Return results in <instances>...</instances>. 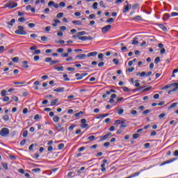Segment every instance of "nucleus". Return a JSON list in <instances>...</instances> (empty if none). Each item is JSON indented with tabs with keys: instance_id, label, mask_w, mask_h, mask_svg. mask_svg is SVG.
Masks as SVG:
<instances>
[{
	"instance_id": "nucleus-51",
	"label": "nucleus",
	"mask_w": 178,
	"mask_h": 178,
	"mask_svg": "<svg viewBox=\"0 0 178 178\" xmlns=\"http://www.w3.org/2000/svg\"><path fill=\"white\" fill-rule=\"evenodd\" d=\"M134 20H143V17H141L140 15H138L134 18Z\"/></svg>"
},
{
	"instance_id": "nucleus-52",
	"label": "nucleus",
	"mask_w": 178,
	"mask_h": 178,
	"mask_svg": "<svg viewBox=\"0 0 178 178\" xmlns=\"http://www.w3.org/2000/svg\"><path fill=\"white\" fill-rule=\"evenodd\" d=\"M135 69L136 68H134V67H131L127 69V72H129V73H131L132 72H134Z\"/></svg>"
},
{
	"instance_id": "nucleus-2",
	"label": "nucleus",
	"mask_w": 178,
	"mask_h": 178,
	"mask_svg": "<svg viewBox=\"0 0 178 178\" xmlns=\"http://www.w3.org/2000/svg\"><path fill=\"white\" fill-rule=\"evenodd\" d=\"M44 62H46L47 63L49 62L50 66H54V65H56V63H59L60 61L58 60H52V58L47 57L44 58Z\"/></svg>"
},
{
	"instance_id": "nucleus-14",
	"label": "nucleus",
	"mask_w": 178,
	"mask_h": 178,
	"mask_svg": "<svg viewBox=\"0 0 178 178\" xmlns=\"http://www.w3.org/2000/svg\"><path fill=\"white\" fill-rule=\"evenodd\" d=\"M23 69H29V61L24 60L22 61V66Z\"/></svg>"
},
{
	"instance_id": "nucleus-11",
	"label": "nucleus",
	"mask_w": 178,
	"mask_h": 178,
	"mask_svg": "<svg viewBox=\"0 0 178 178\" xmlns=\"http://www.w3.org/2000/svg\"><path fill=\"white\" fill-rule=\"evenodd\" d=\"M130 8H131L130 4L125 5L122 10L123 13H127V12H129V10H130Z\"/></svg>"
},
{
	"instance_id": "nucleus-25",
	"label": "nucleus",
	"mask_w": 178,
	"mask_h": 178,
	"mask_svg": "<svg viewBox=\"0 0 178 178\" xmlns=\"http://www.w3.org/2000/svg\"><path fill=\"white\" fill-rule=\"evenodd\" d=\"M15 22H16V19H12L10 20V22H7V24H8V26H13V24H15Z\"/></svg>"
},
{
	"instance_id": "nucleus-4",
	"label": "nucleus",
	"mask_w": 178,
	"mask_h": 178,
	"mask_svg": "<svg viewBox=\"0 0 178 178\" xmlns=\"http://www.w3.org/2000/svg\"><path fill=\"white\" fill-rule=\"evenodd\" d=\"M30 51H35L33 53V55H40V54H41V50L40 49H37V46H33L31 47H30Z\"/></svg>"
},
{
	"instance_id": "nucleus-1",
	"label": "nucleus",
	"mask_w": 178,
	"mask_h": 178,
	"mask_svg": "<svg viewBox=\"0 0 178 178\" xmlns=\"http://www.w3.org/2000/svg\"><path fill=\"white\" fill-rule=\"evenodd\" d=\"M15 33L18 35H26V34H27V31L24 30L23 26L19 25L18 26V29L15 31Z\"/></svg>"
},
{
	"instance_id": "nucleus-27",
	"label": "nucleus",
	"mask_w": 178,
	"mask_h": 178,
	"mask_svg": "<svg viewBox=\"0 0 178 178\" xmlns=\"http://www.w3.org/2000/svg\"><path fill=\"white\" fill-rule=\"evenodd\" d=\"M140 7V4L136 3H134L133 6H132V9L133 10H136L138 9V8Z\"/></svg>"
},
{
	"instance_id": "nucleus-13",
	"label": "nucleus",
	"mask_w": 178,
	"mask_h": 178,
	"mask_svg": "<svg viewBox=\"0 0 178 178\" xmlns=\"http://www.w3.org/2000/svg\"><path fill=\"white\" fill-rule=\"evenodd\" d=\"M127 126H129V122H126V120H122L121 121V125L120 126V129L127 127Z\"/></svg>"
},
{
	"instance_id": "nucleus-28",
	"label": "nucleus",
	"mask_w": 178,
	"mask_h": 178,
	"mask_svg": "<svg viewBox=\"0 0 178 178\" xmlns=\"http://www.w3.org/2000/svg\"><path fill=\"white\" fill-rule=\"evenodd\" d=\"M60 118H59V116L58 115H56L53 118V121L55 122V123H58V122H59Z\"/></svg>"
},
{
	"instance_id": "nucleus-62",
	"label": "nucleus",
	"mask_w": 178,
	"mask_h": 178,
	"mask_svg": "<svg viewBox=\"0 0 178 178\" xmlns=\"http://www.w3.org/2000/svg\"><path fill=\"white\" fill-rule=\"evenodd\" d=\"M41 40L42 41H44V42L48 41V38L47 36H42Z\"/></svg>"
},
{
	"instance_id": "nucleus-18",
	"label": "nucleus",
	"mask_w": 178,
	"mask_h": 178,
	"mask_svg": "<svg viewBox=\"0 0 178 178\" xmlns=\"http://www.w3.org/2000/svg\"><path fill=\"white\" fill-rule=\"evenodd\" d=\"M149 90H152V87L149 86L148 88H144L143 89L140 90V92H147V91H149Z\"/></svg>"
},
{
	"instance_id": "nucleus-3",
	"label": "nucleus",
	"mask_w": 178,
	"mask_h": 178,
	"mask_svg": "<svg viewBox=\"0 0 178 178\" xmlns=\"http://www.w3.org/2000/svg\"><path fill=\"white\" fill-rule=\"evenodd\" d=\"M0 136L1 137H8L9 136V129L2 128L0 131Z\"/></svg>"
},
{
	"instance_id": "nucleus-50",
	"label": "nucleus",
	"mask_w": 178,
	"mask_h": 178,
	"mask_svg": "<svg viewBox=\"0 0 178 178\" xmlns=\"http://www.w3.org/2000/svg\"><path fill=\"white\" fill-rule=\"evenodd\" d=\"M12 60H13V62L17 63V62H19V57H14L12 58Z\"/></svg>"
},
{
	"instance_id": "nucleus-64",
	"label": "nucleus",
	"mask_w": 178,
	"mask_h": 178,
	"mask_svg": "<svg viewBox=\"0 0 178 178\" xmlns=\"http://www.w3.org/2000/svg\"><path fill=\"white\" fill-rule=\"evenodd\" d=\"M174 156H178V150H175L173 153Z\"/></svg>"
},
{
	"instance_id": "nucleus-9",
	"label": "nucleus",
	"mask_w": 178,
	"mask_h": 178,
	"mask_svg": "<svg viewBox=\"0 0 178 178\" xmlns=\"http://www.w3.org/2000/svg\"><path fill=\"white\" fill-rule=\"evenodd\" d=\"M112 26L107 25L103 28H102V32L104 33V34L106 33L107 31H109L111 30Z\"/></svg>"
},
{
	"instance_id": "nucleus-63",
	"label": "nucleus",
	"mask_w": 178,
	"mask_h": 178,
	"mask_svg": "<svg viewBox=\"0 0 178 178\" xmlns=\"http://www.w3.org/2000/svg\"><path fill=\"white\" fill-rule=\"evenodd\" d=\"M30 37H31V38H37V37H38V35L35 33H33V34H31Z\"/></svg>"
},
{
	"instance_id": "nucleus-34",
	"label": "nucleus",
	"mask_w": 178,
	"mask_h": 178,
	"mask_svg": "<svg viewBox=\"0 0 178 178\" xmlns=\"http://www.w3.org/2000/svg\"><path fill=\"white\" fill-rule=\"evenodd\" d=\"M86 54H79L78 56H76V58H79V59H84L86 58Z\"/></svg>"
},
{
	"instance_id": "nucleus-53",
	"label": "nucleus",
	"mask_w": 178,
	"mask_h": 178,
	"mask_svg": "<svg viewBox=\"0 0 178 178\" xmlns=\"http://www.w3.org/2000/svg\"><path fill=\"white\" fill-rule=\"evenodd\" d=\"M56 17H58V19H60V17H63V13H59L57 14Z\"/></svg>"
},
{
	"instance_id": "nucleus-55",
	"label": "nucleus",
	"mask_w": 178,
	"mask_h": 178,
	"mask_svg": "<svg viewBox=\"0 0 178 178\" xmlns=\"http://www.w3.org/2000/svg\"><path fill=\"white\" fill-rule=\"evenodd\" d=\"M148 113H151V110L147 109L145 111L143 112V115H147Z\"/></svg>"
},
{
	"instance_id": "nucleus-15",
	"label": "nucleus",
	"mask_w": 178,
	"mask_h": 178,
	"mask_svg": "<svg viewBox=\"0 0 178 178\" xmlns=\"http://www.w3.org/2000/svg\"><path fill=\"white\" fill-rule=\"evenodd\" d=\"M55 92H63L65 91V88H57L54 90Z\"/></svg>"
},
{
	"instance_id": "nucleus-6",
	"label": "nucleus",
	"mask_w": 178,
	"mask_h": 178,
	"mask_svg": "<svg viewBox=\"0 0 178 178\" xmlns=\"http://www.w3.org/2000/svg\"><path fill=\"white\" fill-rule=\"evenodd\" d=\"M79 40H81V41H91L92 40H94V38H92V37L91 36H80L79 37Z\"/></svg>"
},
{
	"instance_id": "nucleus-30",
	"label": "nucleus",
	"mask_w": 178,
	"mask_h": 178,
	"mask_svg": "<svg viewBox=\"0 0 178 178\" xmlns=\"http://www.w3.org/2000/svg\"><path fill=\"white\" fill-rule=\"evenodd\" d=\"M137 38H134L133 41H132V45H138V40H137Z\"/></svg>"
},
{
	"instance_id": "nucleus-58",
	"label": "nucleus",
	"mask_w": 178,
	"mask_h": 178,
	"mask_svg": "<svg viewBox=\"0 0 178 178\" xmlns=\"http://www.w3.org/2000/svg\"><path fill=\"white\" fill-rule=\"evenodd\" d=\"M138 137H140V134H134L133 135V138L135 139V140L138 138Z\"/></svg>"
},
{
	"instance_id": "nucleus-37",
	"label": "nucleus",
	"mask_w": 178,
	"mask_h": 178,
	"mask_svg": "<svg viewBox=\"0 0 178 178\" xmlns=\"http://www.w3.org/2000/svg\"><path fill=\"white\" fill-rule=\"evenodd\" d=\"M32 172H33L34 173H40V172H41V169L40 168H33L32 170Z\"/></svg>"
},
{
	"instance_id": "nucleus-38",
	"label": "nucleus",
	"mask_w": 178,
	"mask_h": 178,
	"mask_svg": "<svg viewBox=\"0 0 178 178\" xmlns=\"http://www.w3.org/2000/svg\"><path fill=\"white\" fill-rule=\"evenodd\" d=\"M58 149H63V148H65V144L64 143H60L58 145Z\"/></svg>"
},
{
	"instance_id": "nucleus-22",
	"label": "nucleus",
	"mask_w": 178,
	"mask_h": 178,
	"mask_svg": "<svg viewBox=\"0 0 178 178\" xmlns=\"http://www.w3.org/2000/svg\"><path fill=\"white\" fill-rule=\"evenodd\" d=\"M159 27H160L163 31H168V28H166V26L162 24H159Z\"/></svg>"
},
{
	"instance_id": "nucleus-20",
	"label": "nucleus",
	"mask_w": 178,
	"mask_h": 178,
	"mask_svg": "<svg viewBox=\"0 0 178 178\" xmlns=\"http://www.w3.org/2000/svg\"><path fill=\"white\" fill-rule=\"evenodd\" d=\"M107 138H109V135H108V134L103 136H100V141H104L105 140H107Z\"/></svg>"
},
{
	"instance_id": "nucleus-10",
	"label": "nucleus",
	"mask_w": 178,
	"mask_h": 178,
	"mask_svg": "<svg viewBox=\"0 0 178 178\" xmlns=\"http://www.w3.org/2000/svg\"><path fill=\"white\" fill-rule=\"evenodd\" d=\"M106 163H108V160H103V163L101 164L102 172H105V170H106V168H105V165H106Z\"/></svg>"
},
{
	"instance_id": "nucleus-44",
	"label": "nucleus",
	"mask_w": 178,
	"mask_h": 178,
	"mask_svg": "<svg viewBox=\"0 0 178 178\" xmlns=\"http://www.w3.org/2000/svg\"><path fill=\"white\" fill-rule=\"evenodd\" d=\"M63 77L64 78V80H65V81H70V79H69V78L67 77V74H65L63 76Z\"/></svg>"
},
{
	"instance_id": "nucleus-47",
	"label": "nucleus",
	"mask_w": 178,
	"mask_h": 178,
	"mask_svg": "<svg viewBox=\"0 0 178 178\" xmlns=\"http://www.w3.org/2000/svg\"><path fill=\"white\" fill-rule=\"evenodd\" d=\"M92 8L93 9H98V3L97 2H95L92 4Z\"/></svg>"
},
{
	"instance_id": "nucleus-16",
	"label": "nucleus",
	"mask_w": 178,
	"mask_h": 178,
	"mask_svg": "<svg viewBox=\"0 0 178 178\" xmlns=\"http://www.w3.org/2000/svg\"><path fill=\"white\" fill-rule=\"evenodd\" d=\"M97 55H98V52L97 51H92V52L88 53L87 54V56H88V58H90V56H95Z\"/></svg>"
},
{
	"instance_id": "nucleus-46",
	"label": "nucleus",
	"mask_w": 178,
	"mask_h": 178,
	"mask_svg": "<svg viewBox=\"0 0 178 178\" xmlns=\"http://www.w3.org/2000/svg\"><path fill=\"white\" fill-rule=\"evenodd\" d=\"M115 21V19L111 17L106 19V23H113Z\"/></svg>"
},
{
	"instance_id": "nucleus-8",
	"label": "nucleus",
	"mask_w": 178,
	"mask_h": 178,
	"mask_svg": "<svg viewBox=\"0 0 178 178\" xmlns=\"http://www.w3.org/2000/svg\"><path fill=\"white\" fill-rule=\"evenodd\" d=\"M177 158L171 159L170 160L165 161L163 162L161 164H160V166H163L164 165H168V163H172V162H175Z\"/></svg>"
},
{
	"instance_id": "nucleus-41",
	"label": "nucleus",
	"mask_w": 178,
	"mask_h": 178,
	"mask_svg": "<svg viewBox=\"0 0 178 178\" xmlns=\"http://www.w3.org/2000/svg\"><path fill=\"white\" fill-rule=\"evenodd\" d=\"M55 5V2L54 1H50L49 3H48V6L49 8H51V6H54Z\"/></svg>"
},
{
	"instance_id": "nucleus-43",
	"label": "nucleus",
	"mask_w": 178,
	"mask_h": 178,
	"mask_svg": "<svg viewBox=\"0 0 178 178\" xmlns=\"http://www.w3.org/2000/svg\"><path fill=\"white\" fill-rule=\"evenodd\" d=\"M18 22H19L20 23H23V22H26V18L24 17H19L18 19Z\"/></svg>"
},
{
	"instance_id": "nucleus-31",
	"label": "nucleus",
	"mask_w": 178,
	"mask_h": 178,
	"mask_svg": "<svg viewBox=\"0 0 178 178\" xmlns=\"http://www.w3.org/2000/svg\"><path fill=\"white\" fill-rule=\"evenodd\" d=\"M54 69L58 72H63V66L56 67Z\"/></svg>"
},
{
	"instance_id": "nucleus-54",
	"label": "nucleus",
	"mask_w": 178,
	"mask_h": 178,
	"mask_svg": "<svg viewBox=\"0 0 178 178\" xmlns=\"http://www.w3.org/2000/svg\"><path fill=\"white\" fill-rule=\"evenodd\" d=\"M74 127H76V125L74 124H71L70 127H69V130H70V131H72V130H73L74 129Z\"/></svg>"
},
{
	"instance_id": "nucleus-59",
	"label": "nucleus",
	"mask_w": 178,
	"mask_h": 178,
	"mask_svg": "<svg viewBox=\"0 0 178 178\" xmlns=\"http://www.w3.org/2000/svg\"><path fill=\"white\" fill-rule=\"evenodd\" d=\"M113 62L115 63V65H119V60L117 58L113 59Z\"/></svg>"
},
{
	"instance_id": "nucleus-29",
	"label": "nucleus",
	"mask_w": 178,
	"mask_h": 178,
	"mask_svg": "<svg viewBox=\"0 0 178 178\" xmlns=\"http://www.w3.org/2000/svg\"><path fill=\"white\" fill-rule=\"evenodd\" d=\"M98 59H100L101 62H103L104 60V54L100 53L98 54Z\"/></svg>"
},
{
	"instance_id": "nucleus-12",
	"label": "nucleus",
	"mask_w": 178,
	"mask_h": 178,
	"mask_svg": "<svg viewBox=\"0 0 178 178\" xmlns=\"http://www.w3.org/2000/svg\"><path fill=\"white\" fill-rule=\"evenodd\" d=\"M55 129L56 130H58V131H62V130H63V127L62 126V124H57L55 125Z\"/></svg>"
},
{
	"instance_id": "nucleus-36",
	"label": "nucleus",
	"mask_w": 178,
	"mask_h": 178,
	"mask_svg": "<svg viewBox=\"0 0 178 178\" xmlns=\"http://www.w3.org/2000/svg\"><path fill=\"white\" fill-rule=\"evenodd\" d=\"M124 112V110L123 108H120L117 111V113L118 115H123V113Z\"/></svg>"
},
{
	"instance_id": "nucleus-60",
	"label": "nucleus",
	"mask_w": 178,
	"mask_h": 178,
	"mask_svg": "<svg viewBox=\"0 0 178 178\" xmlns=\"http://www.w3.org/2000/svg\"><path fill=\"white\" fill-rule=\"evenodd\" d=\"M28 134H29V131H27V130H25L24 131L22 136L23 137H27Z\"/></svg>"
},
{
	"instance_id": "nucleus-45",
	"label": "nucleus",
	"mask_w": 178,
	"mask_h": 178,
	"mask_svg": "<svg viewBox=\"0 0 178 178\" xmlns=\"http://www.w3.org/2000/svg\"><path fill=\"white\" fill-rule=\"evenodd\" d=\"M3 120H5V122H8V120H9V115H3Z\"/></svg>"
},
{
	"instance_id": "nucleus-48",
	"label": "nucleus",
	"mask_w": 178,
	"mask_h": 178,
	"mask_svg": "<svg viewBox=\"0 0 178 178\" xmlns=\"http://www.w3.org/2000/svg\"><path fill=\"white\" fill-rule=\"evenodd\" d=\"M88 140H89V141H94L95 140V136H90L88 137Z\"/></svg>"
},
{
	"instance_id": "nucleus-7",
	"label": "nucleus",
	"mask_w": 178,
	"mask_h": 178,
	"mask_svg": "<svg viewBox=\"0 0 178 178\" xmlns=\"http://www.w3.org/2000/svg\"><path fill=\"white\" fill-rule=\"evenodd\" d=\"M17 6V3H7L6 4V8H8V9H13V8H16Z\"/></svg>"
},
{
	"instance_id": "nucleus-61",
	"label": "nucleus",
	"mask_w": 178,
	"mask_h": 178,
	"mask_svg": "<svg viewBox=\"0 0 178 178\" xmlns=\"http://www.w3.org/2000/svg\"><path fill=\"white\" fill-rule=\"evenodd\" d=\"M89 127L88 124H81V127L82 129H86V128H87V127Z\"/></svg>"
},
{
	"instance_id": "nucleus-42",
	"label": "nucleus",
	"mask_w": 178,
	"mask_h": 178,
	"mask_svg": "<svg viewBox=\"0 0 178 178\" xmlns=\"http://www.w3.org/2000/svg\"><path fill=\"white\" fill-rule=\"evenodd\" d=\"M2 165H3V168H4L6 169V170H9V168L8 167L7 163H3Z\"/></svg>"
},
{
	"instance_id": "nucleus-24",
	"label": "nucleus",
	"mask_w": 178,
	"mask_h": 178,
	"mask_svg": "<svg viewBox=\"0 0 178 178\" xmlns=\"http://www.w3.org/2000/svg\"><path fill=\"white\" fill-rule=\"evenodd\" d=\"M38 145L37 143L35 144H31L29 147V151H34V147H37Z\"/></svg>"
},
{
	"instance_id": "nucleus-23",
	"label": "nucleus",
	"mask_w": 178,
	"mask_h": 178,
	"mask_svg": "<svg viewBox=\"0 0 178 178\" xmlns=\"http://www.w3.org/2000/svg\"><path fill=\"white\" fill-rule=\"evenodd\" d=\"M121 88H122V90H123V91L124 92H130L131 91V90L130 88H127V86H123Z\"/></svg>"
},
{
	"instance_id": "nucleus-33",
	"label": "nucleus",
	"mask_w": 178,
	"mask_h": 178,
	"mask_svg": "<svg viewBox=\"0 0 178 178\" xmlns=\"http://www.w3.org/2000/svg\"><path fill=\"white\" fill-rule=\"evenodd\" d=\"M84 112L83 111H79V113H76L74 114L75 118H79L80 116H81V115H83Z\"/></svg>"
},
{
	"instance_id": "nucleus-56",
	"label": "nucleus",
	"mask_w": 178,
	"mask_h": 178,
	"mask_svg": "<svg viewBox=\"0 0 178 178\" xmlns=\"http://www.w3.org/2000/svg\"><path fill=\"white\" fill-rule=\"evenodd\" d=\"M6 90H1V97H6L5 95H6Z\"/></svg>"
},
{
	"instance_id": "nucleus-21",
	"label": "nucleus",
	"mask_w": 178,
	"mask_h": 178,
	"mask_svg": "<svg viewBox=\"0 0 178 178\" xmlns=\"http://www.w3.org/2000/svg\"><path fill=\"white\" fill-rule=\"evenodd\" d=\"M75 77H76V80H81L83 79V74L76 73L75 74Z\"/></svg>"
},
{
	"instance_id": "nucleus-19",
	"label": "nucleus",
	"mask_w": 178,
	"mask_h": 178,
	"mask_svg": "<svg viewBox=\"0 0 178 178\" xmlns=\"http://www.w3.org/2000/svg\"><path fill=\"white\" fill-rule=\"evenodd\" d=\"M178 91V86H174V88L172 90H170L168 92V94H172V92H176Z\"/></svg>"
},
{
	"instance_id": "nucleus-5",
	"label": "nucleus",
	"mask_w": 178,
	"mask_h": 178,
	"mask_svg": "<svg viewBox=\"0 0 178 178\" xmlns=\"http://www.w3.org/2000/svg\"><path fill=\"white\" fill-rule=\"evenodd\" d=\"M172 87H178V83H172L165 86L163 87L161 90H168V88H172Z\"/></svg>"
},
{
	"instance_id": "nucleus-35",
	"label": "nucleus",
	"mask_w": 178,
	"mask_h": 178,
	"mask_svg": "<svg viewBox=\"0 0 178 178\" xmlns=\"http://www.w3.org/2000/svg\"><path fill=\"white\" fill-rule=\"evenodd\" d=\"M145 87L147 86H140L139 88H137L136 89H134L133 91L136 92V91H141V90H143V88H145Z\"/></svg>"
},
{
	"instance_id": "nucleus-40",
	"label": "nucleus",
	"mask_w": 178,
	"mask_h": 178,
	"mask_svg": "<svg viewBox=\"0 0 178 178\" xmlns=\"http://www.w3.org/2000/svg\"><path fill=\"white\" fill-rule=\"evenodd\" d=\"M177 104H178L177 102L173 103V104L168 108V109H172V108H176V106H177Z\"/></svg>"
},
{
	"instance_id": "nucleus-57",
	"label": "nucleus",
	"mask_w": 178,
	"mask_h": 178,
	"mask_svg": "<svg viewBox=\"0 0 178 178\" xmlns=\"http://www.w3.org/2000/svg\"><path fill=\"white\" fill-rule=\"evenodd\" d=\"M3 102H8L9 101V97L4 96V97L3 98Z\"/></svg>"
},
{
	"instance_id": "nucleus-17",
	"label": "nucleus",
	"mask_w": 178,
	"mask_h": 178,
	"mask_svg": "<svg viewBox=\"0 0 178 178\" xmlns=\"http://www.w3.org/2000/svg\"><path fill=\"white\" fill-rule=\"evenodd\" d=\"M168 19H170V15H169L168 13L164 14L163 17V22H166V20H168Z\"/></svg>"
},
{
	"instance_id": "nucleus-49",
	"label": "nucleus",
	"mask_w": 178,
	"mask_h": 178,
	"mask_svg": "<svg viewBox=\"0 0 178 178\" xmlns=\"http://www.w3.org/2000/svg\"><path fill=\"white\" fill-rule=\"evenodd\" d=\"M78 34L79 37H81V35H86V34H87V32L83 31L78 32Z\"/></svg>"
},
{
	"instance_id": "nucleus-32",
	"label": "nucleus",
	"mask_w": 178,
	"mask_h": 178,
	"mask_svg": "<svg viewBox=\"0 0 178 178\" xmlns=\"http://www.w3.org/2000/svg\"><path fill=\"white\" fill-rule=\"evenodd\" d=\"M72 24L76 26H81V21H72Z\"/></svg>"
},
{
	"instance_id": "nucleus-39",
	"label": "nucleus",
	"mask_w": 178,
	"mask_h": 178,
	"mask_svg": "<svg viewBox=\"0 0 178 178\" xmlns=\"http://www.w3.org/2000/svg\"><path fill=\"white\" fill-rule=\"evenodd\" d=\"M161 62V58L160 57H156L154 59V63H156V65H158V63H159Z\"/></svg>"
},
{
	"instance_id": "nucleus-26",
	"label": "nucleus",
	"mask_w": 178,
	"mask_h": 178,
	"mask_svg": "<svg viewBox=\"0 0 178 178\" xmlns=\"http://www.w3.org/2000/svg\"><path fill=\"white\" fill-rule=\"evenodd\" d=\"M58 99H54L53 101L51 102V106H55L58 102Z\"/></svg>"
}]
</instances>
